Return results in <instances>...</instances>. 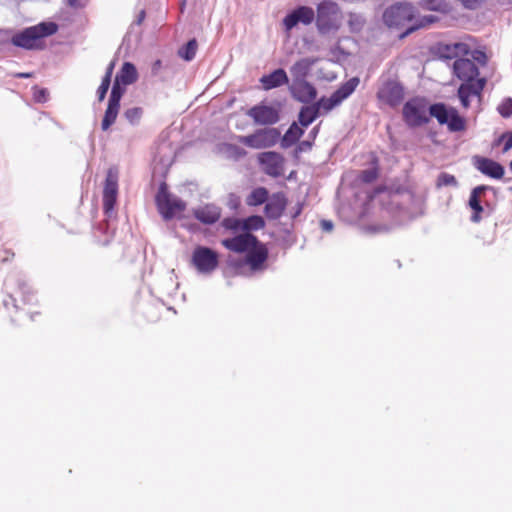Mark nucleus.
<instances>
[{"label": "nucleus", "mask_w": 512, "mask_h": 512, "mask_svg": "<svg viewBox=\"0 0 512 512\" xmlns=\"http://www.w3.org/2000/svg\"><path fill=\"white\" fill-rule=\"evenodd\" d=\"M58 26L54 22H41L14 34L11 43L26 50L42 48V39L55 34Z\"/></svg>", "instance_id": "f257e3e1"}, {"label": "nucleus", "mask_w": 512, "mask_h": 512, "mask_svg": "<svg viewBox=\"0 0 512 512\" xmlns=\"http://www.w3.org/2000/svg\"><path fill=\"white\" fill-rule=\"evenodd\" d=\"M429 113L437 119L439 124H446L451 132L464 131L466 128L465 119L453 107L448 108L443 103H436L429 107Z\"/></svg>", "instance_id": "f03ea898"}, {"label": "nucleus", "mask_w": 512, "mask_h": 512, "mask_svg": "<svg viewBox=\"0 0 512 512\" xmlns=\"http://www.w3.org/2000/svg\"><path fill=\"white\" fill-rule=\"evenodd\" d=\"M415 18V8L410 3H396L383 13V21L389 28H402Z\"/></svg>", "instance_id": "7ed1b4c3"}, {"label": "nucleus", "mask_w": 512, "mask_h": 512, "mask_svg": "<svg viewBox=\"0 0 512 512\" xmlns=\"http://www.w3.org/2000/svg\"><path fill=\"white\" fill-rule=\"evenodd\" d=\"M341 22V11L337 3L324 1L318 5L316 23L320 32L337 29Z\"/></svg>", "instance_id": "20e7f679"}, {"label": "nucleus", "mask_w": 512, "mask_h": 512, "mask_svg": "<svg viewBox=\"0 0 512 512\" xmlns=\"http://www.w3.org/2000/svg\"><path fill=\"white\" fill-rule=\"evenodd\" d=\"M119 171L116 167H110L106 174L103 189V210L110 217L114 211L118 195Z\"/></svg>", "instance_id": "39448f33"}, {"label": "nucleus", "mask_w": 512, "mask_h": 512, "mask_svg": "<svg viewBox=\"0 0 512 512\" xmlns=\"http://www.w3.org/2000/svg\"><path fill=\"white\" fill-rule=\"evenodd\" d=\"M280 138V132L276 128H264L254 134L241 136L239 141L254 149H262L274 146Z\"/></svg>", "instance_id": "423d86ee"}, {"label": "nucleus", "mask_w": 512, "mask_h": 512, "mask_svg": "<svg viewBox=\"0 0 512 512\" xmlns=\"http://www.w3.org/2000/svg\"><path fill=\"white\" fill-rule=\"evenodd\" d=\"M124 93L125 86L115 79L108 100L107 109L101 123V128L103 131L108 130L111 125L115 123L120 109V101Z\"/></svg>", "instance_id": "0eeeda50"}, {"label": "nucleus", "mask_w": 512, "mask_h": 512, "mask_svg": "<svg viewBox=\"0 0 512 512\" xmlns=\"http://www.w3.org/2000/svg\"><path fill=\"white\" fill-rule=\"evenodd\" d=\"M426 104L422 99L414 98L403 107V117L409 126H420L428 121Z\"/></svg>", "instance_id": "6e6552de"}, {"label": "nucleus", "mask_w": 512, "mask_h": 512, "mask_svg": "<svg viewBox=\"0 0 512 512\" xmlns=\"http://www.w3.org/2000/svg\"><path fill=\"white\" fill-rule=\"evenodd\" d=\"M192 262L198 272L210 273L218 266V255L210 248L199 246L193 252Z\"/></svg>", "instance_id": "1a4fd4ad"}, {"label": "nucleus", "mask_w": 512, "mask_h": 512, "mask_svg": "<svg viewBox=\"0 0 512 512\" xmlns=\"http://www.w3.org/2000/svg\"><path fill=\"white\" fill-rule=\"evenodd\" d=\"M247 115L251 117L256 124L260 125H272L279 121L278 109L264 104L253 106L248 110Z\"/></svg>", "instance_id": "9d476101"}, {"label": "nucleus", "mask_w": 512, "mask_h": 512, "mask_svg": "<svg viewBox=\"0 0 512 512\" xmlns=\"http://www.w3.org/2000/svg\"><path fill=\"white\" fill-rule=\"evenodd\" d=\"M268 258V250L265 245L256 241L255 246H252L247 251L245 263L251 272L263 271L266 268V261Z\"/></svg>", "instance_id": "9b49d317"}, {"label": "nucleus", "mask_w": 512, "mask_h": 512, "mask_svg": "<svg viewBox=\"0 0 512 512\" xmlns=\"http://www.w3.org/2000/svg\"><path fill=\"white\" fill-rule=\"evenodd\" d=\"M186 204L176 196L167 192L166 186L162 183V215L166 219L179 217L185 210Z\"/></svg>", "instance_id": "f8f14e48"}, {"label": "nucleus", "mask_w": 512, "mask_h": 512, "mask_svg": "<svg viewBox=\"0 0 512 512\" xmlns=\"http://www.w3.org/2000/svg\"><path fill=\"white\" fill-rule=\"evenodd\" d=\"M258 161L262 166L263 171L273 177H277L283 172L284 159L281 154L268 151L260 153Z\"/></svg>", "instance_id": "ddd939ff"}, {"label": "nucleus", "mask_w": 512, "mask_h": 512, "mask_svg": "<svg viewBox=\"0 0 512 512\" xmlns=\"http://www.w3.org/2000/svg\"><path fill=\"white\" fill-rule=\"evenodd\" d=\"M453 72L464 83H475L474 81L479 75V69L474 61L470 59L460 58L453 63Z\"/></svg>", "instance_id": "4468645a"}, {"label": "nucleus", "mask_w": 512, "mask_h": 512, "mask_svg": "<svg viewBox=\"0 0 512 512\" xmlns=\"http://www.w3.org/2000/svg\"><path fill=\"white\" fill-rule=\"evenodd\" d=\"M315 14L312 8L301 6L289 13L283 20L287 31L297 26L299 23L308 25L313 22Z\"/></svg>", "instance_id": "2eb2a0df"}, {"label": "nucleus", "mask_w": 512, "mask_h": 512, "mask_svg": "<svg viewBox=\"0 0 512 512\" xmlns=\"http://www.w3.org/2000/svg\"><path fill=\"white\" fill-rule=\"evenodd\" d=\"M289 91L295 100L302 103H310L317 96L316 88L306 80L292 81Z\"/></svg>", "instance_id": "dca6fc26"}, {"label": "nucleus", "mask_w": 512, "mask_h": 512, "mask_svg": "<svg viewBox=\"0 0 512 512\" xmlns=\"http://www.w3.org/2000/svg\"><path fill=\"white\" fill-rule=\"evenodd\" d=\"M256 241L257 238L254 235L244 232L235 237L223 239L222 245L230 251L242 253L255 246Z\"/></svg>", "instance_id": "f3484780"}, {"label": "nucleus", "mask_w": 512, "mask_h": 512, "mask_svg": "<svg viewBox=\"0 0 512 512\" xmlns=\"http://www.w3.org/2000/svg\"><path fill=\"white\" fill-rule=\"evenodd\" d=\"M403 96L402 86L394 81L386 82L378 92V98L390 106L398 105L402 101Z\"/></svg>", "instance_id": "a211bd4d"}, {"label": "nucleus", "mask_w": 512, "mask_h": 512, "mask_svg": "<svg viewBox=\"0 0 512 512\" xmlns=\"http://www.w3.org/2000/svg\"><path fill=\"white\" fill-rule=\"evenodd\" d=\"M474 166L482 174L494 179H501L505 172L500 163L486 157H474Z\"/></svg>", "instance_id": "6ab92c4d"}, {"label": "nucleus", "mask_w": 512, "mask_h": 512, "mask_svg": "<svg viewBox=\"0 0 512 512\" xmlns=\"http://www.w3.org/2000/svg\"><path fill=\"white\" fill-rule=\"evenodd\" d=\"M486 79L479 78L475 83H462L458 88V97L461 101V104L464 108H468L470 106L469 98L471 96L479 97L485 87Z\"/></svg>", "instance_id": "aec40b11"}, {"label": "nucleus", "mask_w": 512, "mask_h": 512, "mask_svg": "<svg viewBox=\"0 0 512 512\" xmlns=\"http://www.w3.org/2000/svg\"><path fill=\"white\" fill-rule=\"evenodd\" d=\"M194 217L201 223L211 225L221 217V209L215 204H205L193 210Z\"/></svg>", "instance_id": "412c9836"}, {"label": "nucleus", "mask_w": 512, "mask_h": 512, "mask_svg": "<svg viewBox=\"0 0 512 512\" xmlns=\"http://www.w3.org/2000/svg\"><path fill=\"white\" fill-rule=\"evenodd\" d=\"M490 189H492L490 186L480 185L472 190L469 198V206L474 212L471 216L472 222L477 223L480 221V213L483 211V207L481 206V198L483 197L485 192Z\"/></svg>", "instance_id": "4be33fe9"}, {"label": "nucleus", "mask_w": 512, "mask_h": 512, "mask_svg": "<svg viewBox=\"0 0 512 512\" xmlns=\"http://www.w3.org/2000/svg\"><path fill=\"white\" fill-rule=\"evenodd\" d=\"M260 83L264 90H271L289 83L287 73L282 68L274 70L272 73L263 75L260 78Z\"/></svg>", "instance_id": "5701e85b"}, {"label": "nucleus", "mask_w": 512, "mask_h": 512, "mask_svg": "<svg viewBox=\"0 0 512 512\" xmlns=\"http://www.w3.org/2000/svg\"><path fill=\"white\" fill-rule=\"evenodd\" d=\"M286 206V199L283 194L276 193L268 197L265 205V212L268 217L276 219L281 216Z\"/></svg>", "instance_id": "b1692460"}, {"label": "nucleus", "mask_w": 512, "mask_h": 512, "mask_svg": "<svg viewBox=\"0 0 512 512\" xmlns=\"http://www.w3.org/2000/svg\"><path fill=\"white\" fill-rule=\"evenodd\" d=\"M315 62L316 59L310 57L302 58L295 62L290 68L292 81L306 80V77L309 74Z\"/></svg>", "instance_id": "393cba45"}, {"label": "nucleus", "mask_w": 512, "mask_h": 512, "mask_svg": "<svg viewBox=\"0 0 512 512\" xmlns=\"http://www.w3.org/2000/svg\"><path fill=\"white\" fill-rule=\"evenodd\" d=\"M138 78L135 66L130 62H125L117 73L115 79L124 86L133 84Z\"/></svg>", "instance_id": "a878e982"}, {"label": "nucleus", "mask_w": 512, "mask_h": 512, "mask_svg": "<svg viewBox=\"0 0 512 512\" xmlns=\"http://www.w3.org/2000/svg\"><path fill=\"white\" fill-rule=\"evenodd\" d=\"M303 133V128L294 122L282 137L281 145L285 148L294 145Z\"/></svg>", "instance_id": "bb28decb"}, {"label": "nucleus", "mask_w": 512, "mask_h": 512, "mask_svg": "<svg viewBox=\"0 0 512 512\" xmlns=\"http://www.w3.org/2000/svg\"><path fill=\"white\" fill-rule=\"evenodd\" d=\"M360 80L358 77H353L349 79L347 82L342 84L335 92V96L342 103L345 99H347L357 88Z\"/></svg>", "instance_id": "cd10ccee"}, {"label": "nucleus", "mask_w": 512, "mask_h": 512, "mask_svg": "<svg viewBox=\"0 0 512 512\" xmlns=\"http://www.w3.org/2000/svg\"><path fill=\"white\" fill-rule=\"evenodd\" d=\"M319 115L317 107L313 105L304 106L301 108L298 121L302 127H308Z\"/></svg>", "instance_id": "c85d7f7f"}, {"label": "nucleus", "mask_w": 512, "mask_h": 512, "mask_svg": "<svg viewBox=\"0 0 512 512\" xmlns=\"http://www.w3.org/2000/svg\"><path fill=\"white\" fill-rule=\"evenodd\" d=\"M341 102L333 93L330 97L320 98L314 105L317 107L318 112L322 110L324 113L330 112L332 109L340 105Z\"/></svg>", "instance_id": "c756f323"}, {"label": "nucleus", "mask_w": 512, "mask_h": 512, "mask_svg": "<svg viewBox=\"0 0 512 512\" xmlns=\"http://www.w3.org/2000/svg\"><path fill=\"white\" fill-rule=\"evenodd\" d=\"M268 199V191L264 187L254 189L247 197V204L250 206H258L265 203Z\"/></svg>", "instance_id": "7c9ffc66"}, {"label": "nucleus", "mask_w": 512, "mask_h": 512, "mask_svg": "<svg viewBox=\"0 0 512 512\" xmlns=\"http://www.w3.org/2000/svg\"><path fill=\"white\" fill-rule=\"evenodd\" d=\"M436 20H437V17L432 14L425 15V16H422V17L416 19L415 23H413L412 25L407 27L406 31L403 34H401V38H404L405 36L409 35L410 33H412L413 31H415L419 28L426 27V26L430 25L431 23H434Z\"/></svg>", "instance_id": "2f4dec72"}, {"label": "nucleus", "mask_w": 512, "mask_h": 512, "mask_svg": "<svg viewBox=\"0 0 512 512\" xmlns=\"http://www.w3.org/2000/svg\"><path fill=\"white\" fill-rule=\"evenodd\" d=\"M198 49V43L196 39H191L186 45L182 46L178 50V55L185 61H191L194 59Z\"/></svg>", "instance_id": "473e14b6"}, {"label": "nucleus", "mask_w": 512, "mask_h": 512, "mask_svg": "<svg viewBox=\"0 0 512 512\" xmlns=\"http://www.w3.org/2000/svg\"><path fill=\"white\" fill-rule=\"evenodd\" d=\"M264 224V220L261 216H250L243 220L242 231L249 233L250 230L263 228Z\"/></svg>", "instance_id": "72a5a7b5"}, {"label": "nucleus", "mask_w": 512, "mask_h": 512, "mask_svg": "<svg viewBox=\"0 0 512 512\" xmlns=\"http://www.w3.org/2000/svg\"><path fill=\"white\" fill-rule=\"evenodd\" d=\"M365 24V18L358 13H349L348 26L352 32H359Z\"/></svg>", "instance_id": "f704fd0d"}, {"label": "nucleus", "mask_w": 512, "mask_h": 512, "mask_svg": "<svg viewBox=\"0 0 512 512\" xmlns=\"http://www.w3.org/2000/svg\"><path fill=\"white\" fill-rule=\"evenodd\" d=\"M124 116L132 125H135L142 116V109L138 107L129 108L125 111Z\"/></svg>", "instance_id": "c9c22d12"}, {"label": "nucleus", "mask_w": 512, "mask_h": 512, "mask_svg": "<svg viewBox=\"0 0 512 512\" xmlns=\"http://www.w3.org/2000/svg\"><path fill=\"white\" fill-rule=\"evenodd\" d=\"M499 114L504 118L512 116V98L504 99L497 107Z\"/></svg>", "instance_id": "e433bc0d"}, {"label": "nucleus", "mask_w": 512, "mask_h": 512, "mask_svg": "<svg viewBox=\"0 0 512 512\" xmlns=\"http://www.w3.org/2000/svg\"><path fill=\"white\" fill-rule=\"evenodd\" d=\"M437 185L441 186H457L456 178L448 173H441L437 179Z\"/></svg>", "instance_id": "4c0bfd02"}, {"label": "nucleus", "mask_w": 512, "mask_h": 512, "mask_svg": "<svg viewBox=\"0 0 512 512\" xmlns=\"http://www.w3.org/2000/svg\"><path fill=\"white\" fill-rule=\"evenodd\" d=\"M222 225L229 230H242L243 221L236 218H226L223 220Z\"/></svg>", "instance_id": "58836bf2"}, {"label": "nucleus", "mask_w": 512, "mask_h": 512, "mask_svg": "<svg viewBox=\"0 0 512 512\" xmlns=\"http://www.w3.org/2000/svg\"><path fill=\"white\" fill-rule=\"evenodd\" d=\"M110 83L111 81L108 79V77H103L102 82L97 90V96L99 101H103L105 99L107 91L110 87Z\"/></svg>", "instance_id": "ea45409f"}, {"label": "nucleus", "mask_w": 512, "mask_h": 512, "mask_svg": "<svg viewBox=\"0 0 512 512\" xmlns=\"http://www.w3.org/2000/svg\"><path fill=\"white\" fill-rule=\"evenodd\" d=\"M33 97L36 102L44 103L48 99V91L44 88H42V89L34 88Z\"/></svg>", "instance_id": "a19ab883"}, {"label": "nucleus", "mask_w": 512, "mask_h": 512, "mask_svg": "<svg viewBox=\"0 0 512 512\" xmlns=\"http://www.w3.org/2000/svg\"><path fill=\"white\" fill-rule=\"evenodd\" d=\"M377 178V172L375 169H367L362 171L361 180L365 183H371Z\"/></svg>", "instance_id": "79ce46f5"}, {"label": "nucleus", "mask_w": 512, "mask_h": 512, "mask_svg": "<svg viewBox=\"0 0 512 512\" xmlns=\"http://www.w3.org/2000/svg\"><path fill=\"white\" fill-rule=\"evenodd\" d=\"M499 140L500 141L505 140L504 147H503L504 153L508 152L510 149H512V131H508V132H505L504 134H502V136L500 137Z\"/></svg>", "instance_id": "37998d69"}, {"label": "nucleus", "mask_w": 512, "mask_h": 512, "mask_svg": "<svg viewBox=\"0 0 512 512\" xmlns=\"http://www.w3.org/2000/svg\"><path fill=\"white\" fill-rule=\"evenodd\" d=\"M473 60L477 61L478 63L485 65L487 62V56L484 52L476 50L472 54Z\"/></svg>", "instance_id": "c03bdc74"}, {"label": "nucleus", "mask_w": 512, "mask_h": 512, "mask_svg": "<svg viewBox=\"0 0 512 512\" xmlns=\"http://www.w3.org/2000/svg\"><path fill=\"white\" fill-rule=\"evenodd\" d=\"M321 227L324 231L330 232L333 229V223L329 220H322Z\"/></svg>", "instance_id": "a18cd8bd"}, {"label": "nucleus", "mask_w": 512, "mask_h": 512, "mask_svg": "<svg viewBox=\"0 0 512 512\" xmlns=\"http://www.w3.org/2000/svg\"><path fill=\"white\" fill-rule=\"evenodd\" d=\"M114 67H115V62L114 61L110 62V64L108 65V67L106 69V73L104 75V77H108V79L110 81H111V77H112V73H113Z\"/></svg>", "instance_id": "49530a36"}, {"label": "nucleus", "mask_w": 512, "mask_h": 512, "mask_svg": "<svg viewBox=\"0 0 512 512\" xmlns=\"http://www.w3.org/2000/svg\"><path fill=\"white\" fill-rule=\"evenodd\" d=\"M154 202L157 210L160 212V186L157 188L154 195Z\"/></svg>", "instance_id": "de8ad7c7"}, {"label": "nucleus", "mask_w": 512, "mask_h": 512, "mask_svg": "<svg viewBox=\"0 0 512 512\" xmlns=\"http://www.w3.org/2000/svg\"><path fill=\"white\" fill-rule=\"evenodd\" d=\"M144 18H145V11L141 10L139 15L137 16V19L135 20V23L137 25H140L142 23V21L144 20Z\"/></svg>", "instance_id": "09e8293b"}, {"label": "nucleus", "mask_w": 512, "mask_h": 512, "mask_svg": "<svg viewBox=\"0 0 512 512\" xmlns=\"http://www.w3.org/2000/svg\"><path fill=\"white\" fill-rule=\"evenodd\" d=\"M68 5L73 7V8L80 7L79 0H68Z\"/></svg>", "instance_id": "8fccbe9b"}, {"label": "nucleus", "mask_w": 512, "mask_h": 512, "mask_svg": "<svg viewBox=\"0 0 512 512\" xmlns=\"http://www.w3.org/2000/svg\"><path fill=\"white\" fill-rule=\"evenodd\" d=\"M160 67V60H156L153 65V71H156Z\"/></svg>", "instance_id": "3c124183"}, {"label": "nucleus", "mask_w": 512, "mask_h": 512, "mask_svg": "<svg viewBox=\"0 0 512 512\" xmlns=\"http://www.w3.org/2000/svg\"><path fill=\"white\" fill-rule=\"evenodd\" d=\"M29 76L30 75L28 73H21V74H19V77H22V78H27Z\"/></svg>", "instance_id": "603ef678"}, {"label": "nucleus", "mask_w": 512, "mask_h": 512, "mask_svg": "<svg viewBox=\"0 0 512 512\" xmlns=\"http://www.w3.org/2000/svg\"><path fill=\"white\" fill-rule=\"evenodd\" d=\"M317 132H318V128H317V127H315V128H313V130L311 131V134H313V136L315 137V135L317 134Z\"/></svg>", "instance_id": "864d4df0"}, {"label": "nucleus", "mask_w": 512, "mask_h": 512, "mask_svg": "<svg viewBox=\"0 0 512 512\" xmlns=\"http://www.w3.org/2000/svg\"><path fill=\"white\" fill-rule=\"evenodd\" d=\"M463 45L462 44H456L455 47L456 48H459V47H462Z\"/></svg>", "instance_id": "5fc2aeb1"}, {"label": "nucleus", "mask_w": 512, "mask_h": 512, "mask_svg": "<svg viewBox=\"0 0 512 512\" xmlns=\"http://www.w3.org/2000/svg\"><path fill=\"white\" fill-rule=\"evenodd\" d=\"M509 168H510V170L512 171V161H511V162H510V164H509Z\"/></svg>", "instance_id": "6e6d98bb"}, {"label": "nucleus", "mask_w": 512, "mask_h": 512, "mask_svg": "<svg viewBox=\"0 0 512 512\" xmlns=\"http://www.w3.org/2000/svg\"><path fill=\"white\" fill-rule=\"evenodd\" d=\"M509 190L512 192V186L509 188Z\"/></svg>", "instance_id": "4d7b16f0"}]
</instances>
